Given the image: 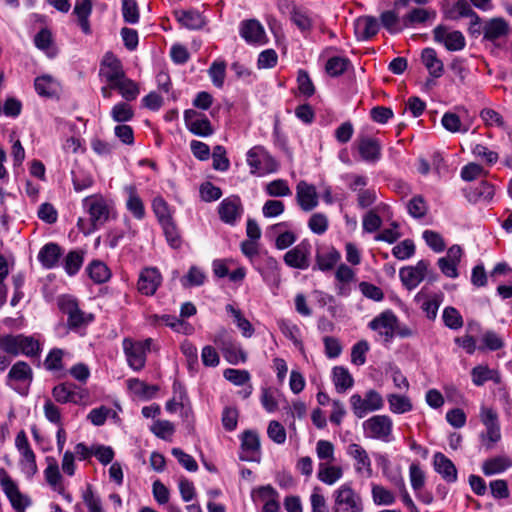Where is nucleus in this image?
I'll list each match as a JSON object with an SVG mask.
<instances>
[{
	"mask_svg": "<svg viewBox=\"0 0 512 512\" xmlns=\"http://www.w3.org/2000/svg\"><path fill=\"white\" fill-rule=\"evenodd\" d=\"M263 280L270 286L278 288L281 282L280 265L272 256H266L263 266L259 268Z\"/></svg>",
	"mask_w": 512,
	"mask_h": 512,
	"instance_id": "a878e982",
	"label": "nucleus"
},
{
	"mask_svg": "<svg viewBox=\"0 0 512 512\" xmlns=\"http://www.w3.org/2000/svg\"><path fill=\"white\" fill-rule=\"evenodd\" d=\"M33 380V371L30 365L24 361L16 362L7 375V385L12 386V382H21L30 384Z\"/></svg>",
	"mask_w": 512,
	"mask_h": 512,
	"instance_id": "2f4dec72",
	"label": "nucleus"
},
{
	"mask_svg": "<svg viewBox=\"0 0 512 512\" xmlns=\"http://www.w3.org/2000/svg\"><path fill=\"white\" fill-rule=\"evenodd\" d=\"M240 36L250 45H265L268 42L263 25L256 19L244 20L239 26Z\"/></svg>",
	"mask_w": 512,
	"mask_h": 512,
	"instance_id": "ddd939ff",
	"label": "nucleus"
},
{
	"mask_svg": "<svg viewBox=\"0 0 512 512\" xmlns=\"http://www.w3.org/2000/svg\"><path fill=\"white\" fill-rule=\"evenodd\" d=\"M59 308L68 316L67 324L70 328H78L87 325L93 320V316L81 311L76 300L71 297L60 298Z\"/></svg>",
	"mask_w": 512,
	"mask_h": 512,
	"instance_id": "1a4fd4ad",
	"label": "nucleus"
},
{
	"mask_svg": "<svg viewBox=\"0 0 512 512\" xmlns=\"http://www.w3.org/2000/svg\"><path fill=\"white\" fill-rule=\"evenodd\" d=\"M347 454L355 461L354 469L356 473L366 477L372 476V463L367 451L357 443H351L347 446Z\"/></svg>",
	"mask_w": 512,
	"mask_h": 512,
	"instance_id": "aec40b11",
	"label": "nucleus"
},
{
	"mask_svg": "<svg viewBox=\"0 0 512 512\" xmlns=\"http://www.w3.org/2000/svg\"><path fill=\"white\" fill-rule=\"evenodd\" d=\"M52 396L60 404H81L87 397V393L84 390L76 391L73 384L61 383L52 389Z\"/></svg>",
	"mask_w": 512,
	"mask_h": 512,
	"instance_id": "412c9836",
	"label": "nucleus"
},
{
	"mask_svg": "<svg viewBox=\"0 0 512 512\" xmlns=\"http://www.w3.org/2000/svg\"><path fill=\"white\" fill-rule=\"evenodd\" d=\"M224 358L230 364H238L245 362L247 359L246 353L242 350L240 345L234 340L222 350Z\"/></svg>",
	"mask_w": 512,
	"mask_h": 512,
	"instance_id": "49530a36",
	"label": "nucleus"
},
{
	"mask_svg": "<svg viewBox=\"0 0 512 512\" xmlns=\"http://www.w3.org/2000/svg\"><path fill=\"white\" fill-rule=\"evenodd\" d=\"M441 123L451 133H466L469 130V126L463 125L459 116L452 112H446L441 119Z\"/></svg>",
	"mask_w": 512,
	"mask_h": 512,
	"instance_id": "09e8293b",
	"label": "nucleus"
},
{
	"mask_svg": "<svg viewBox=\"0 0 512 512\" xmlns=\"http://www.w3.org/2000/svg\"><path fill=\"white\" fill-rule=\"evenodd\" d=\"M415 252V245L412 240L405 239L392 249V254L399 260L410 258Z\"/></svg>",
	"mask_w": 512,
	"mask_h": 512,
	"instance_id": "774afa93",
	"label": "nucleus"
},
{
	"mask_svg": "<svg viewBox=\"0 0 512 512\" xmlns=\"http://www.w3.org/2000/svg\"><path fill=\"white\" fill-rule=\"evenodd\" d=\"M15 446L21 455L20 467L24 475L31 479L38 471L36 456L30 447L27 435L21 430L15 438Z\"/></svg>",
	"mask_w": 512,
	"mask_h": 512,
	"instance_id": "0eeeda50",
	"label": "nucleus"
},
{
	"mask_svg": "<svg viewBox=\"0 0 512 512\" xmlns=\"http://www.w3.org/2000/svg\"><path fill=\"white\" fill-rule=\"evenodd\" d=\"M290 14L292 22L302 32H308L311 30L313 21L307 9L292 4Z\"/></svg>",
	"mask_w": 512,
	"mask_h": 512,
	"instance_id": "e433bc0d",
	"label": "nucleus"
},
{
	"mask_svg": "<svg viewBox=\"0 0 512 512\" xmlns=\"http://www.w3.org/2000/svg\"><path fill=\"white\" fill-rule=\"evenodd\" d=\"M83 205L90 215L93 228L103 225L109 219V208L103 198L87 197Z\"/></svg>",
	"mask_w": 512,
	"mask_h": 512,
	"instance_id": "a211bd4d",
	"label": "nucleus"
},
{
	"mask_svg": "<svg viewBox=\"0 0 512 512\" xmlns=\"http://www.w3.org/2000/svg\"><path fill=\"white\" fill-rule=\"evenodd\" d=\"M0 348L14 356L19 354L34 356L39 351V343L32 337L5 335L0 338Z\"/></svg>",
	"mask_w": 512,
	"mask_h": 512,
	"instance_id": "7ed1b4c3",
	"label": "nucleus"
},
{
	"mask_svg": "<svg viewBox=\"0 0 512 512\" xmlns=\"http://www.w3.org/2000/svg\"><path fill=\"white\" fill-rule=\"evenodd\" d=\"M371 492L376 505H392L395 502L394 494L381 485L373 484Z\"/></svg>",
	"mask_w": 512,
	"mask_h": 512,
	"instance_id": "603ef678",
	"label": "nucleus"
},
{
	"mask_svg": "<svg viewBox=\"0 0 512 512\" xmlns=\"http://www.w3.org/2000/svg\"><path fill=\"white\" fill-rule=\"evenodd\" d=\"M367 438L383 442L392 441L393 421L388 415H374L362 424Z\"/></svg>",
	"mask_w": 512,
	"mask_h": 512,
	"instance_id": "20e7f679",
	"label": "nucleus"
},
{
	"mask_svg": "<svg viewBox=\"0 0 512 512\" xmlns=\"http://www.w3.org/2000/svg\"><path fill=\"white\" fill-rule=\"evenodd\" d=\"M226 311L231 313L234 317V322L237 327L241 330L242 335L246 338H250L254 333V328L248 319H246L240 310L235 309L232 305L228 304L226 306Z\"/></svg>",
	"mask_w": 512,
	"mask_h": 512,
	"instance_id": "c03bdc74",
	"label": "nucleus"
},
{
	"mask_svg": "<svg viewBox=\"0 0 512 512\" xmlns=\"http://www.w3.org/2000/svg\"><path fill=\"white\" fill-rule=\"evenodd\" d=\"M47 467L44 470L46 482L57 492L62 493L64 488L62 485V475L59 470L58 462L54 457L46 458Z\"/></svg>",
	"mask_w": 512,
	"mask_h": 512,
	"instance_id": "473e14b6",
	"label": "nucleus"
},
{
	"mask_svg": "<svg viewBox=\"0 0 512 512\" xmlns=\"http://www.w3.org/2000/svg\"><path fill=\"white\" fill-rule=\"evenodd\" d=\"M241 447L243 453L240 455L242 461H255L254 454L260 450V439L256 432L247 430L242 434Z\"/></svg>",
	"mask_w": 512,
	"mask_h": 512,
	"instance_id": "bb28decb",
	"label": "nucleus"
},
{
	"mask_svg": "<svg viewBox=\"0 0 512 512\" xmlns=\"http://www.w3.org/2000/svg\"><path fill=\"white\" fill-rule=\"evenodd\" d=\"M408 213L414 218H422L427 213V205L422 196H414L407 204Z\"/></svg>",
	"mask_w": 512,
	"mask_h": 512,
	"instance_id": "338daca9",
	"label": "nucleus"
},
{
	"mask_svg": "<svg viewBox=\"0 0 512 512\" xmlns=\"http://www.w3.org/2000/svg\"><path fill=\"white\" fill-rule=\"evenodd\" d=\"M124 192L127 196L126 207L128 211L131 212L136 219H143L145 217V208L136 187L134 185H126Z\"/></svg>",
	"mask_w": 512,
	"mask_h": 512,
	"instance_id": "c85d7f7f",
	"label": "nucleus"
},
{
	"mask_svg": "<svg viewBox=\"0 0 512 512\" xmlns=\"http://www.w3.org/2000/svg\"><path fill=\"white\" fill-rule=\"evenodd\" d=\"M184 122L187 129L196 136L208 137L214 133L206 115L194 109L184 111Z\"/></svg>",
	"mask_w": 512,
	"mask_h": 512,
	"instance_id": "f8f14e48",
	"label": "nucleus"
},
{
	"mask_svg": "<svg viewBox=\"0 0 512 512\" xmlns=\"http://www.w3.org/2000/svg\"><path fill=\"white\" fill-rule=\"evenodd\" d=\"M368 327L383 337L384 341L390 342L395 336L397 316L391 310L383 311L369 322Z\"/></svg>",
	"mask_w": 512,
	"mask_h": 512,
	"instance_id": "9b49d317",
	"label": "nucleus"
},
{
	"mask_svg": "<svg viewBox=\"0 0 512 512\" xmlns=\"http://www.w3.org/2000/svg\"><path fill=\"white\" fill-rule=\"evenodd\" d=\"M257 494L263 501H265L263 512H277L279 510V495L271 485L259 487Z\"/></svg>",
	"mask_w": 512,
	"mask_h": 512,
	"instance_id": "c9c22d12",
	"label": "nucleus"
},
{
	"mask_svg": "<svg viewBox=\"0 0 512 512\" xmlns=\"http://www.w3.org/2000/svg\"><path fill=\"white\" fill-rule=\"evenodd\" d=\"M423 239L426 244L436 253H440L445 249V241L443 237L436 231L425 230L423 232Z\"/></svg>",
	"mask_w": 512,
	"mask_h": 512,
	"instance_id": "680f3d73",
	"label": "nucleus"
},
{
	"mask_svg": "<svg viewBox=\"0 0 512 512\" xmlns=\"http://www.w3.org/2000/svg\"><path fill=\"white\" fill-rule=\"evenodd\" d=\"M357 148L360 157L363 161L368 163H376L381 158V144L376 138L361 137L357 140Z\"/></svg>",
	"mask_w": 512,
	"mask_h": 512,
	"instance_id": "5701e85b",
	"label": "nucleus"
},
{
	"mask_svg": "<svg viewBox=\"0 0 512 512\" xmlns=\"http://www.w3.org/2000/svg\"><path fill=\"white\" fill-rule=\"evenodd\" d=\"M162 276L157 268H144L139 275L137 282L138 291L145 296H152L161 285Z\"/></svg>",
	"mask_w": 512,
	"mask_h": 512,
	"instance_id": "6ab92c4d",
	"label": "nucleus"
},
{
	"mask_svg": "<svg viewBox=\"0 0 512 512\" xmlns=\"http://www.w3.org/2000/svg\"><path fill=\"white\" fill-rule=\"evenodd\" d=\"M387 401L390 411L395 414H404L411 411L413 408L410 399L404 395L389 394Z\"/></svg>",
	"mask_w": 512,
	"mask_h": 512,
	"instance_id": "a19ab883",
	"label": "nucleus"
},
{
	"mask_svg": "<svg viewBox=\"0 0 512 512\" xmlns=\"http://www.w3.org/2000/svg\"><path fill=\"white\" fill-rule=\"evenodd\" d=\"M0 485L16 512H25L32 504L30 497L20 492L18 485L4 468H0Z\"/></svg>",
	"mask_w": 512,
	"mask_h": 512,
	"instance_id": "423d86ee",
	"label": "nucleus"
},
{
	"mask_svg": "<svg viewBox=\"0 0 512 512\" xmlns=\"http://www.w3.org/2000/svg\"><path fill=\"white\" fill-rule=\"evenodd\" d=\"M208 74L214 86L221 88L225 80L226 63L224 61L213 62L208 70Z\"/></svg>",
	"mask_w": 512,
	"mask_h": 512,
	"instance_id": "6e6d98bb",
	"label": "nucleus"
},
{
	"mask_svg": "<svg viewBox=\"0 0 512 512\" xmlns=\"http://www.w3.org/2000/svg\"><path fill=\"white\" fill-rule=\"evenodd\" d=\"M308 227L313 233L317 235L324 234L328 229L327 216L323 213L312 214L308 221Z\"/></svg>",
	"mask_w": 512,
	"mask_h": 512,
	"instance_id": "0e129e2a",
	"label": "nucleus"
},
{
	"mask_svg": "<svg viewBox=\"0 0 512 512\" xmlns=\"http://www.w3.org/2000/svg\"><path fill=\"white\" fill-rule=\"evenodd\" d=\"M87 272L95 283H104L110 278L108 267L100 261L91 262L87 267Z\"/></svg>",
	"mask_w": 512,
	"mask_h": 512,
	"instance_id": "a18cd8bd",
	"label": "nucleus"
},
{
	"mask_svg": "<svg viewBox=\"0 0 512 512\" xmlns=\"http://www.w3.org/2000/svg\"><path fill=\"white\" fill-rule=\"evenodd\" d=\"M341 255L336 249H331L325 254L317 255V265L320 270H331L340 260Z\"/></svg>",
	"mask_w": 512,
	"mask_h": 512,
	"instance_id": "4d7b16f0",
	"label": "nucleus"
},
{
	"mask_svg": "<svg viewBox=\"0 0 512 512\" xmlns=\"http://www.w3.org/2000/svg\"><path fill=\"white\" fill-rule=\"evenodd\" d=\"M243 213V206L239 196L233 195L223 199L218 206L220 219L229 225H234Z\"/></svg>",
	"mask_w": 512,
	"mask_h": 512,
	"instance_id": "f3484780",
	"label": "nucleus"
},
{
	"mask_svg": "<svg viewBox=\"0 0 512 512\" xmlns=\"http://www.w3.org/2000/svg\"><path fill=\"white\" fill-rule=\"evenodd\" d=\"M151 344V338H147L144 341H134L130 338L123 340V351L127 363L134 371H141L145 367L146 356L150 351Z\"/></svg>",
	"mask_w": 512,
	"mask_h": 512,
	"instance_id": "f03ea898",
	"label": "nucleus"
},
{
	"mask_svg": "<svg viewBox=\"0 0 512 512\" xmlns=\"http://www.w3.org/2000/svg\"><path fill=\"white\" fill-rule=\"evenodd\" d=\"M435 471L448 483L457 481V469L453 462L443 453L437 452L433 457Z\"/></svg>",
	"mask_w": 512,
	"mask_h": 512,
	"instance_id": "393cba45",
	"label": "nucleus"
},
{
	"mask_svg": "<svg viewBox=\"0 0 512 512\" xmlns=\"http://www.w3.org/2000/svg\"><path fill=\"white\" fill-rule=\"evenodd\" d=\"M213 168L218 171H227L230 161L226 156V149L222 145H217L212 153Z\"/></svg>",
	"mask_w": 512,
	"mask_h": 512,
	"instance_id": "052dcab7",
	"label": "nucleus"
},
{
	"mask_svg": "<svg viewBox=\"0 0 512 512\" xmlns=\"http://www.w3.org/2000/svg\"><path fill=\"white\" fill-rule=\"evenodd\" d=\"M348 64L346 58L332 57L326 63V72L332 77L339 76L346 71Z\"/></svg>",
	"mask_w": 512,
	"mask_h": 512,
	"instance_id": "69168bd1",
	"label": "nucleus"
},
{
	"mask_svg": "<svg viewBox=\"0 0 512 512\" xmlns=\"http://www.w3.org/2000/svg\"><path fill=\"white\" fill-rule=\"evenodd\" d=\"M379 23L373 16H361L355 20L354 29L358 40H368L379 31Z\"/></svg>",
	"mask_w": 512,
	"mask_h": 512,
	"instance_id": "b1692460",
	"label": "nucleus"
},
{
	"mask_svg": "<svg viewBox=\"0 0 512 512\" xmlns=\"http://www.w3.org/2000/svg\"><path fill=\"white\" fill-rule=\"evenodd\" d=\"M122 16L128 24H136L139 21L140 14L136 0H122Z\"/></svg>",
	"mask_w": 512,
	"mask_h": 512,
	"instance_id": "5fc2aeb1",
	"label": "nucleus"
},
{
	"mask_svg": "<svg viewBox=\"0 0 512 512\" xmlns=\"http://www.w3.org/2000/svg\"><path fill=\"white\" fill-rule=\"evenodd\" d=\"M511 465L512 463L509 458L505 456H497L484 461L482 471L486 476H492L504 472Z\"/></svg>",
	"mask_w": 512,
	"mask_h": 512,
	"instance_id": "4c0bfd02",
	"label": "nucleus"
},
{
	"mask_svg": "<svg viewBox=\"0 0 512 512\" xmlns=\"http://www.w3.org/2000/svg\"><path fill=\"white\" fill-rule=\"evenodd\" d=\"M316 454L320 463H333L335 461V448L328 440H319L316 443Z\"/></svg>",
	"mask_w": 512,
	"mask_h": 512,
	"instance_id": "8fccbe9b",
	"label": "nucleus"
},
{
	"mask_svg": "<svg viewBox=\"0 0 512 512\" xmlns=\"http://www.w3.org/2000/svg\"><path fill=\"white\" fill-rule=\"evenodd\" d=\"M333 512H362L361 496L354 491L351 484L344 483L333 492Z\"/></svg>",
	"mask_w": 512,
	"mask_h": 512,
	"instance_id": "f257e3e1",
	"label": "nucleus"
},
{
	"mask_svg": "<svg viewBox=\"0 0 512 512\" xmlns=\"http://www.w3.org/2000/svg\"><path fill=\"white\" fill-rule=\"evenodd\" d=\"M99 75L108 82L110 87L125 75L122 63L112 52H106L101 63Z\"/></svg>",
	"mask_w": 512,
	"mask_h": 512,
	"instance_id": "4468645a",
	"label": "nucleus"
},
{
	"mask_svg": "<svg viewBox=\"0 0 512 512\" xmlns=\"http://www.w3.org/2000/svg\"><path fill=\"white\" fill-rule=\"evenodd\" d=\"M421 61L433 78H440L444 73V64L433 48H425L421 52Z\"/></svg>",
	"mask_w": 512,
	"mask_h": 512,
	"instance_id": "cd10ccee",
	"label": "nucleus"
},
{
	"mask_svg": "<svg viewBox=\"0 0 512 512\" xmlns=\"http://www.w3.org/2000/svg\"><path fill=\"white\" fill-rule=\"evenodd\" d=\"M509 33V25L502 18H493L484 23V39L496 41Z\"/></svg>",
	"mask_w": 512,
	"mask_h": 512,
	"instance_id": "c756f323",
	"label": "nucleus"
},
{
	"mask_svg": "<svg viewBox=\"0 0 512 512\" xmlns=\"http://www.w3.org/2000/svg\"><path fill=\"white\" fill-rule=\"evenodd\" d=\"M205 279L206 275L201 268L191 266L188 273L180 279V282L184 288H189L203 285Z\"/></svg>",
	"mask_w": 512,
	"mask_h": 512,
	"instance_id": "37998d69",
	"label": "nucleus"
},
{
	"mask_svg": "<svg viewBox=\"0 0 512 512\" xmlns=\"http://www.w3.org/2000/svg\"><path fill=\"white\" fill-rule=\"evenodd\" d=\"M176 17L181 25L188 29H201L205 24L203 16L195 10L177 12Z\"/></svg>",
	"mask_w": 512,
	"mask_h": 512,
	"instance_id": "ea45409f",
	"label": "nucleus"
},
{
	"mask_svg": "<svg viewBox=\"0 0 512 512\" xmlns=\"http://www.w3.org/2000/svg\"><path fill=\"white\" fill-rule=\"evenodd\" d=\"M434 13L424 8H414L402 18L404 27H411L416 24L425 23Z\"/></svg>",
	"mask_w": 512,
	"mask_h": 512,
	"instance_id": "79ce46f5",
	"label": "nucleus"
},
{
	"mask_svg": "<svg viewBox=\"0 0 512 512\" xmlns=\"http://www.w3.org/2000/svg\"><path fill=\"white\" fill-rule=\"evenodd\" d=\"M428 267V261L420 260L415 266L400 269L399 276L403 285L409 290L416 288L424 280Z\"/></svg>",
	"mask_w": 512,
	"mask_h": 512,
	"instance_id": "dca6fc26",
	"label": "nucleus"
},
{
	"mask_svg": "<svg viewBox=\"0 0 512 512\" xmlns=\"http://www.w3.org/2000/svg\"><path fill=\"white\" fill-rule=\"evenodd\" d=\"M34 86L40 96L51 97L56 93L57 84L52 77L47 75L37 77Z\"/></svg>",
	"mask_w": 512,
	"mask_h": 512,
	"instance_id": "de8ad7c7",
	"label": "nucleus"
},
{
	"mask_svg": "<svg viewBox=\"0 0 512 512\" xmlns=\"http://www.w3.org/2000/svg\"><path fill=\"white\" fill-rule=\"evenodd\" d=\"M310 254V244L303 241L285 253L284 262L291 268L305 270L310 265Z\"/></svg>",
	"mask_w": 512,
	"mask_h": 512,
	"instance_id": "2eb2a0df",
	"label": "nucleus"
},
{
	"mask_svg": "<svg viewBox=\"0 0 512 512\" xmlns=\"http://www.w3.org/2000/svg\"><path fill=\"white\" fill-rule=\"evenodd\" d=\"M442 317L445 325L450 329L457 330L463 326V318L454 307H446Z\"/></svg>",
	"mask_w": 512,
	"mask_h": 512,
	"instance_id": "bf43d9fd",
	"label": "nucleus"
},
{
	"mask_svg": "<svg viewBox=\"0 0 512 512\" xmlns=\"http://www.w3.org/2000/svg\"><path fill=\"white\" fill-rule=\"evenodd\" d=\"M266 192L272 197H284L291 195V190L285 180L277 179L266 185Z\"/></svg>",
	"mask_w": 512,
	"mask_h": 512,
	"instance_id": "e2e57ef3",
	"label": "nucleus"
},
{
	"mask_svg": "<svg viewBox=\"0 0 512 512\" xmlns=\"http://www.w3.org/2000/svg\"><path fill=\"white\" fill-rule=\"evenodd\" d=\"M110 88L117 90L127 102L134 101L140 93L138 84L135 81L127 78L126 74L123 78H120L117 82H115Z\"/></svg>",
	"mask_w": 512,
	"mask_h": 512,
	"instance_id": "72a5a7b5",
	"label": "nucleus"
},
{
	"mask_svg": "<svg viewBox=\"0 0 512 512\" xmlns=\"http://www.w3.org/2000/svg\"><path fill=\"white\" fill-rule=\"evenodd\" d=\"M350 403L353 413L358 418H363L369 412L380 410L384 404L382 396L375 390L367 391L364 398L359 394H353L350 397Z\"/></svg>",
	"mask_w": 512,
	"mask_h": 512,
	"instance_id": "6e6552de",
	"label": "nucleus"
},
{
	"mask_svg": "<svg viewBox=\"0 0 512 512\" xmlns=\"http://www.w3.org/2000/svg\"><path fill=\"white\" fill-rule=\"evenodd\" d=\"M296 200L303 211L313 210L318 205V194L315 186L300 181L296 186Z\"/></svg>",
	"mask_w": 512,
	"mask_h": 512,
	"instance_id": "4be33fe9",
	"label": "nucleus"
},
{
	"mask_svg": "<svg viewBox=\"0 0 512 512\" xmlns=\"http://www.w3.org/2000/svg\"><path fill=\"white\" fill-rule=\"evenodd\" d=\"M111 117L115 122H128L134 117V111L127 102H120L112 107Z\"/></svg>",
	"mask_w": 512,
	"mask_h": 512,
	"instance_id": "3c124183",
	"label": "nucleus"
},
{
	"mask_svg": "<svg viewBox=\"0 0 512 512\" xmlns=\"http://www.w3.org/2000/svg\"><path fill=\"white\" fill-rule=\"evenodd\" d=\"M333 382L338 392H344L350 389L354 384V379L348 369L343 366H336L332 370Z\"/></svg>",
	"mask_w": 512,
	"mask_h": 512,
	"instance_id": "58836bf2",
	"label": "nucleus"
},
{
	"mask_svg": "<svg viewBox=\"0 0 512 512\" xmlns=\"http://www.w3.org/2000/svg\"><path fill=\"white\" fill-rule=\"evenodd\" d=\"M381 23L390 33L400 32L403 28L402 19L394 11H385L380 16Z\"/></svg>",
	"mask_w": 512,
	"mask_h": 512,
	"instance_id": "864d4df0",
	"label": "nucleus"
},
{
	"mask_svg": "<svg viewBox=\"0 0 512 512\" xmlns=\"http://www.w3.org/2000/svg\"><path fill=\"white\" fill-rule=\"evenodd\" d=\"M62 255L61 247L56 243L45 244L38 253V260L46 269L55 267Z\"/></svg>",
	"mask_w": 512,
	"mask_h": 512,
	"instance_id": "7c9ffc66",
	"label": "nucleus"
},
{
	"mask_svg": "<svg viewBox=\"0 0 512 512\" xmlns=\"http://www.w3.org/2000/svg\"><path fill=\"white\" fill-rule=\"evenodd\" d=\"M83 264V255L78 251H70L64 261V269L70 276L75 275Z\"/></svg>",
	"mask_w": 512,
	"mask_h": 512,
	"instance_id": "13d9d810",
	"label": "nucleus"
},
{
	"mask_svg": "<svg viewBox=\"0 0 512 512\" xmlns=\"http://www.w3.org/2000/svg\"><path fill=\"white\" fill-rule=\"evenodd\" d=\"M343 476V470L340 466L331 463H319L317 478L327 484L333 485Z\"/></svg>",
	"mask_w": 512,
	"mask_h": 512,
	"instance_id": "f704fd0d",
	"label": "nucleus"
},
{
	"mask_svg": "<svg viewBox=\"0 0 512 512\" xmlns=\"http://www.w3.org/2000/svg\"><path fill=\"white\" fill-rule=\"evenodd\" d=\"M247 164L251 174L265 175L277 170V162L262 146H254L247 152Z\"/></svg>",
	"mask_w": 512,
	"mask_h": 512,
	"instance_id": "39448f33",
	"label": "nucleus"
},
{
	"mask_svg": "<svg viewBox=\"0 0 512 512\" xmlns=\"http://www.w3.org/2000/svg\"><path fill=\"white\" fill-rule=\"evenodd\" d=\"M433 39L444 45L448 51H460L466 46V40L461 31H449L444 25H438L433 29Z\"/></svg>",
	"mask_w": 512,
	"mask_h": 512,
	"instance_id": "9d476101",
	"label": "nucleus"
}]
</instances>
